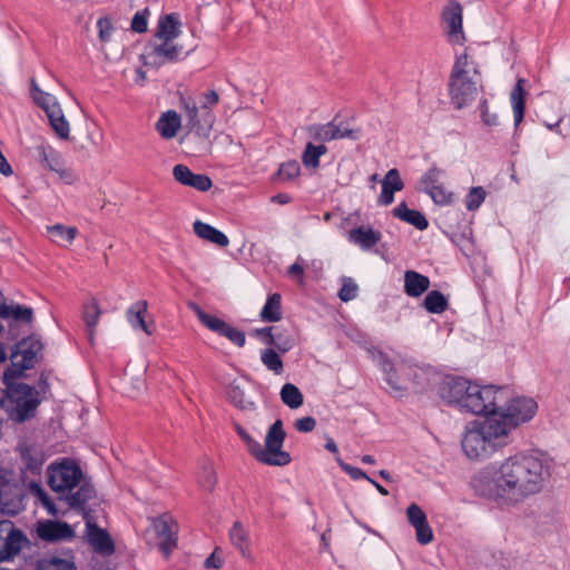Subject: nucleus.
Here are the masks:
<instances>
[{
	"mask_svg": "<svg viewBox=\"0 0 570 570\" xmlns=\"http://www.w3.org/2000/svg\"><path fill=\"white\" fill-rule=\"evenodd\" d=\"M551 475V461L540 452H520L482 469L474 490L500 508H514L539 494Z\"/></svg>",
	"mask_w": 570,
	"mask_h": 570,
	"instance_id": "f257e3e1",
	"label": "nucleus"
},
{
	"mask_svg": "<svg viewBox=\"0 0 570 570\" xmlns=\"http://www.w3.org/2000/svg\"><path fill=\"white\" fill-rule=\"evenodd\" d=\"M48 484L72 509L85 511L86 505L97 498L91 481L83 475L78 463L70 459L49 465Z\"/></svg>",
	"mask_w": 570,
	"mask_h": 570,
	"instance_id": "f03ea898",
	"label": "nucleus"
},
{
	"mask_svg": "<svg viewBox=\"0 0 570 570\" xmlns=\"http://www.w3.org/2000/svg\"><path fill=\"white\" fill-rule=\"evenodd\" d=\"M512 442L509 426L498 415L487 416L466 425L461 445L470 460H487L498 450Z\"/></svg>",
	"mask_w": 570,
	"mask_h": 570,
	"instance_id": "7ed1b4c3",
	"label": "nucleus"
},
{
	"mask_svg": "<svg viewBox=\"0 0 570 570\" xmlns=\"http://www.w3.org/2000/svg\"><path fill=\"white\" fill-rule=\"evenodd\" d=\"M235 431L247 446L248 452L259 462L273 465H287L292 458L288 452L283 451L286 433L282 420H276L268 429L265 438V448L253 439L248 432L238 423L234 424Z\"/></svg>",
	"mask_w": 570,
	"mask_h": 570,
	"instance_id": "20e7f679",
	"label": "nucleus"
},
{
	"mask_svg": "<svg viewBox=\"0 0 570 570\" xmlns=\"http://www.w3.org/2000/svg\"><path fill=\"white\" fill-rule=\"evenodd\" d=\"M449 96L456 109L471 105L478 97L482 83L481 76L468 55L459 56L449 77Z\"/></svg>",
	"mask_w": 570,
	"mask_h": 570,
	"instance_id": "39448f33",
	"label": "nucleus"
},
{
	"mask_svg": "<svg viewBox=\"0 0 570 570\" xmlns=\"http://www.w3.org/2000/svg\"><path fill=\"white\" fill-rule=\"evenodd\" d=\"M6 391L0 399V407L6 411L9 420L24 423L37 415L41 403L39 391L16 380L3 381Z\"/></svg>",
	"mask_w": 570,
	"mask_h": 570,
	"instance_id": "423d86ee",
	"label": "nucleus"
},
{
	"mask_svg": "<svg viewBox=\"0 0 570 570\" xmlns=\"http://www.w3.org/2000/svg\"><path fill=\"white\" fill-rule=\"evenodd\" d=\"M41 350L42 343L35 336L17 342L11 348V366L4 371L3 381L17 380L23 375L24 371L32 368Z\"/></svg>",
	"mask_w": 570,
	"mask_h": 570,
	"instance_id": "0eeeda50",
	"label": "nucleus"
},
{
	"mask_svg": "<svg viewBox=\"0 0 570 570\" xmlns=\"http://www.w3.org/2000/svg\"><path fill=\"white\" fill-rule=\"evenodd\" d=\"M503 389L493 385L479 386L472 384L461 410L469 413L481 415L490 414V416L498 415V410L501 407V402L504 401Z\"/></svg>",
	"mask_w": 570,
	"mask_h": 570,
	"instance_id": "6e6552de",
	"label": "nucleus"
},
{
	"mask_svg": "<svg viewBox=\"0 0 570 570\" xmlns=\"http://www.w3.org/2000/svg\"><path fill=\"white\" fill-rule=\"evenodd\" d=\"M24 488L12 473L0 469V512L16 515L23 510Z\"/></svg>",
	"mask_w": 570,
	"mask_h": 570,
	"instance_id": "1a4fd4ad",
	"label": "nucleus"
},
{
	"mask_svg": "<svg viewBox=\"0 0 570 570\" xmlns=\"http://www.w3.org/2000/svg\"><path fill=\"white\" fill-rule=\"evenodd\" d=\"M28 543L27 535L10 520L0 521V562L13 559Z\"/></svg>",
	"mask_w": 570,
	"mask_h": 570,
	"instance_id": "9d476101",
	"label": "nucleus"
},
{
	"mask_svg": "<svg viewBox=\"0 0 570 570\" xmlns=\"http://www.w3.org/2000/svg\"><path fill=\"white\" fill-rule=\"evenodd\" d=\"M537 409L538 405L533 399L515 397L510 402L505 411L498 415V419L509 426V435H511L513 429L534 416Z\"/></svg>",
	"mask_w": 570,
	"mask_h": 570,
	"instance_id": "9b49d317",
	"label": "nucleus"
},
{
	"mask_svg": "<svg viewBox=\"0 0 570 570\" xmlns=\"http://www.w3.org/2000/svg\"><path fill=\"white\" fill-rule=\"evenodd\" d=\"M194 311L199 322L208 330L228 338L238 347L245 345L246 338L244 332L230 326L225 321L204 312L199 306H194Z\"/></svg>",
	"mask_w": 570,
	"mask_h": 570,
	"instance_id": "f8f14e48",
	"label": "nucleus"
},
{
	"mask_svg": "<svg viewBox=\"0 0 570 570\" xmlns=\"http://www.w3.org/2000/svg\"><path fill=\"white\" fill-rule=\"evenodd\" d=\"M462 6L456 1H450L442 11V23L452 43H463L465 40L462 27Z\"/></svg>",
	"mask_w": 570,
	"mask_h": 570,
	"instance_id": "ddd939ff",
	"label": "nucleus"
},
{
	"mask_svg": "<svg viewBox=\"0 0 570 570\" xmlns=\"http://www.w3.org/2000/svg\"><path fill=\"white\" fill-rule=\"evenodd\" d=\"M82 512L83 519L86 521V538L88 543L97 553L102 556L112 554L115 552V544L109 533L106 530L99 528L94 522V519L90 517L89 512L86 510Z\"/></svg>",
	"mask_w": 570,
	"mask_h": 570,
	"instance_id": "4468645a",
	"label": "nucleus"
},
{
	"mask_svg": "<svg viewBox=\"0 0 570 570\" xmlns=\"http://www.w3.org/2000/svg\"><path fill=\"white\" fill-rule=\"evenodd\" d=\"M473 383L462 377H448L440 387L439 394L449 404H455L462 409L465 395H468Z\"/></svg>",
	"mask_w": 570,
	"mask_h": 570,
	"instance_id": "2eb2a0df",
	"label": "nucleus"
},
{
	"mask_svg": "<svg viewBox=\"0 0 570 570\" xmlns=\"http://www.w3.org/2000/svg\"><path fill=\"white\" fill-rule=\"evenodd\" d=\"M157 535L161 539L158 543L161 552L167 557L177 546V523L168 514L156 518L153 521Z\"/></svg>",
	"mask_w": 570,
	"mask_h": 570,
	"instance_id": "dca6fc26",
	"label": "nucleus"
},
{
	"mask_svg": "<svg viewBox=\"0 0 570 570\" xmlns=\"http://www.w3.org/2000/svg\"><path fill=\"white\" fill-rule=\"evenodd\" d=\"M184 109L187 127L198 136H208L214 124V115L202 110V107L198 108L194 101L186 102Z\"/></svg>",
	"mask_w": 570,
	"mask_h": 570,
	"instance_id": "f3484780",
	"label": "nucleus"
},
{
	"mask_svg": "<svg viewBox=\"0 0 570 570\" xmlns=\"http://www.w3.org/2000/svg\"><path fill=\"white\" fill-rule=\"evenodd\" d=\"M311 138L315 141L328 142L335 139L342 138H358V131L343 127L342 125H335L334 122H327L325 125H314L308 128Z\"/></svg>",
	"mask_w": 570,
	"mask_h": 570,
	"instance_id": "a211bd4d",
	"label": "nucleus"
},
{
	"mask_svg": "<svg viewBox=\"0 0 570 570\" xmlns=\"http://www.w3.org/2000/svg\"><path fill=\"white\" fill-rule=\"evenodd\" d=\"M406 517L409 523L415 529V537L420 544L425 546L433 541L434 535L426 514L416 503L407 507Z\"/></svg>",
	"mask_w": 570,
	"mask_h": 570,
	"instance_id": "6ab92c4d",
	"label": "nucleus"
},
{
	"mask_svg": "<svg viewBox=\"0 0 570 570\" xmlns=\"http://www.w3.org/2000/svg\"><path fill=\"white\" fill-rule=\"evenodd\" d=\"M174 178L181 185L193 187L199 191L208 190L213 183L205 174H194L186 165L178 164L173 168Z\"/></svg>",
	"mask_w": 570,
	"mask_h": 570,
	"instance_id": "aec40b11",
	"label": "nucleus"
},
{
	"mask_svg": "<svg viewBox=\"0 0 570 570\" xmlns=\"http://www.w3.org/2000/svg\"><path fill=\"white\" fill-rule=\"evenodd\" d=\"M39 538L45 541H59L73 538V529L65 522L47 521L40 523L37 529Z\"/></svg>",
	"mask_w": 570,
	"mask_h": 570,
	"instance_id": "412c9836",
	"label": "nucleus"
},
{
	"mask_svg": "<svg viewBox=\"0 0 570 570\" xmlns=\"http://www.w3.org/2000/svg\"><path fill=\"white\" fill-rule=\"evenodd\" d=\"M382 234L370 226L361 225L348 232V240L363 250H370L380 243Z\"/></svg>",
	"mask_w": 570,
	"mask_h": 570,
	"instance_id": "4be33fe9",
	"label": "nucleus"
},
{
	"mask_svg": "<svg viewBox=\"0 0 570 570\" xmlns=\"http://www.w3.org/2000/svg\"><path fill=\"white\" fill-rule=\"evenodd\" d=\"M148 303L147 301H138L129 306L126 312V317L132 328L142 330L147 335H151L154 333L155 326L154 323H147L145 321V314L147 313Z\"/></svg>",
	"mask_w": 570,
	"mask_h": 570,
	"instance_id": "5701e85b",
	"label": "nucleus"
},
{
	"mask_svg": "<svg viewBox=\"0 0 570 570\" xmlns=\"http://www.w3.org/2000/svg\"><path fill=\"white\" fill-rule=\"evenodd\" d=\"M181 126V118L175 110L163 112L155 127L164 139L174 138Z\"/></svg>",
	"mask_w": 570,
	"mask_h": 570,
	"instance_id": "b1692460",
	"label": "nucleus"
},
{
	"mask_svg": "<svg viewBox=\"0 0 570 570\" xmlns=\"http://www.w3.org/2000/svg\"><path fill=\"white\" fill-rule=\"evenodd\" d=\"M180 47L173 45L171 41L167 40L154 46L148 57L153 59L151 63L160 66L166 62L176 61L180 55Z\"/></svg>",
	"mask_w": 570,
	"mask_h": 570,
	"instance_id": "393cba45",
	"label": "nucleus"
},
{
	"mask_svg": "<svg viewBox=\"0 0 570 570\" xmlns=\"http://www.w3.org/2000/svg\"><path fill=\"white\" fill-rule=\"evenodd\" d=\"M36 158L48 170H58L63 161L61 154L48 144H40L35 148Z\"/></svg>",
	"mask_w": 570,
	"mask_h": 570,
	"instance_id": "a878e982",
	"label": "nucleus"
},
{
	"mask_svg": "<svg viewBox=\"0 0 570 570\" xmlns=\"http://www.w3.org/2000/svg\"><path fill=\"white\" fill-rule=\"evenodd\" d=\"M393 216L414 226L419 230H424L429 226L425 216L415 209H410L405 202H402L393 210Z\"/></svg>",
	"mask_w": 570,
	"mask_h": 570,
	"instance_id": "bb28decb",
	"label": "nucleus"
},
{
	"mask_svg": "<svg viewBox=\"0 0 570 570\" xmlns=\"http://www.w3.org/2000/svg\"><path fill=\"white\" fill-rule=\"evenodd\" d=\"M524 86H525V80L523 78H519L510 94V101H511L512 109H513L515 127H518L522 122L523 117H524L525 96H527Z\"/></svg>",
	"mask_w": 570,
	"mask_h": 570,
	"instance_id": "cd10ccee",
	"label": "nucleus"
},
{
	"mask_svg": "<svg viewBox=\"0 0 570 570\" xmlns=\"http://www.w3.org/2000/svg\"><path fill=\"white\" fill-rule=\"evenodd\" d=\"M265 343L273 345L282 353H286L295 346L296 338L292 328L275 326L273 336L266 340Z\"/></svg>",
	"mask_w": 570,
	"mask_h": 570,
	"instance_id": "c85d7f7f",
	"label": "nucleus"
},
{
	"mask_svg": "<svg viewBox=\"0 0 570 570\" xmlns=\"http://www.w3.org/2000/svg\"><path fill=\"white\" fill-rule=\"evenodd\" d=\"M430 287L429 277L414 272L406 271L404 274V291L411 297H417Z\"/></svg>",
	"mask_w": 570,
	"mask_h": 570,
	"instance_id": "c756f323",
	"label": "nucleus"
},
{
	"mask_svg": "<svg viewBox=\"0 0 570 570\" xmlns=\"http://www.w3.org/2000/svg\"><path fill=\"white\" fill-rule=\"evenodd\" d=\"M195 234L203 239H206L210 243H214L220 247H225L229 244L228 237L210 226L209 224L203 223L200 220H196L193 225Z\"/></svg>",
	"mask_w": 570,
	"mask_h": 570,
	"instance_id": "7c9ffc66",
	"label": "nucleus"
},
{
	"mask_svg": "<svg viewBox=\"0 0 570 570\" xmlns=\"http://www.w3.org/2000/svg\"><path fill=\"white\" fill-rule=\"evenodd\" d=\"M101 315V309L96 298L91 297L87 302L83 303L82 306V320L86 324L88 338L90 342L94 340L96 326L98 324L99 317Z\"/></svg>",
	"mask_w": 570,
	"mask_h": 570,
	"instance_id": "2f4dec72",
	"label": "nucleus"
},
{
	"mask_svg": "<svg viewBox=\"0 0 570 570\" xmlns=\"http://www.w3.org/2000/svg\"><path fill=\"white\" fill-rule=\"evenodd\" d=\"M179 24L175 14H166L159 19L155 37L161 41H173L179 35Z\"/></svg>",
	"mask_w": 570,
	"mask_h": 570,
	"instance_id": "473e14b6",
	"label": "nucleus"
},
{
	"mask_svg": "<svg viewBox=\"0 0 570 570\" xmlns=\"http://www.w3.org/2000/svg\"><path fill=\"white\" fill-rule=\"evenodd\" d=\"M7 313L0 315V318L12 321L19 324H31L33 321V309L20 304H8L4 308Z\"/></svg>",
	"mask_w": 570,
	"mask_h": 570,
	"instance_id": "72a5a7b5",
	"label": "nucleus"
},
{
	"mask_svg": "<svg viewBox=\"0 0 570 570\" xmlns=\"http://www.w3.org/2000/svg\"><path fill=\"white\" fill-rule=\"evenodd\" d=\"M46 115L56 135L61 139H67L69 137L70 126L62 112L60 105L51 109Z\"/></svg>",
	"mask_w": 570,
	"mask_h": 570,
	"instance_id": "f704fd0d",
	"label": "nucleus"
},
{
	"mask_svg": "<svg viewBox=\"0 0 570 570\" xmlns=\"http://www.w3.org/2000/svg\"><path fill=\"white\" fill-rule=\"evenodd\" d=\"M24 469L32 474H38L43 464L42 454L31 445H23L20 449Z\"/></svg>",
	"mask_w": 570,
	"mask_h": 570,
	"instance_id": "c9c22d12",
	"label": "nucleus"
},
{
	"mask_svg": "<svg viewBox=\"0 0 570 570\" xmlns=\"http://www.w3.org/2000/svg\"><path fill=\"white\" fill-rule=\"evenodd\" d=\"M259 315L264 322L269 323L278 322L282 318V297L278 293L267 297Z\"/></svg>",
	"mask_w": 570,
	"mask_h": 570,
	"instance_id": "e433bc0d",
	"label": "nucleus"
},
{
	"mask_svg": "<svg viewBox=\"0 0 570 570\" xmlns=\"http://www.w3.org/2000/svg\"><path fill=\"white\" fill-rule=\"evenodd\" d=\"M232 544L240 551L244 557L249 554L248 532L240 522H235L229 531Z\"/></svg>",
	"mask_w": 570,
	"mask_h": 570,
	"instance_id": "4c0bfd02",
	"label": "nucleus"
},
{
	"mask_svg": "<svg viewBox=\"0 0 570 570\" xmlns=\"http://www.w3.org/2000/svg\"><path fill=\"white\" fill-rule=\"evenodd\" d=\"M382 370L385 373V381L391 387V393L395 396H402L406 391V386L403 381L396 375L397 371L389 360H384L382 363Z\"/></svg>",
	"mask_w": 570,
	"mask_h": 570,
	"instance_id": "58836bf2",
	"label": "nucleus"
},
{
	"mask_svg": "<svg viewBox=\"0 0 570 570\" xmlns=\"http://www.w3.org/2000/svg\"><path fill=\"white\" fill-rule=\"evenodd\" d=\"M47 230L51 235L52 240L60 246L71 244L78 233L76 227H66L61 224L47 226Z\"/></svg>",
	"mask_w": 570,
	"mask_h": 570,
	"instance_id": "ea45409f",
	"label": "nucleus"
},
{
	"mask_svg": "<svg viewBox=\"0 0 570 570\" xmlns=\"http://www.w3.org/2000/svg\"><path fill=\"white\" fill-rule=\"evenodd\" d=\"M327 153V148L325 145H314L312 142H307L305 149L302 155V163L305 167L317 168L320 166L321 156Z\"/></svg>",
	"mask_w": 570,
	"mask_h": 570,
	"instance_id": "a19ab883",
	"label": "nucleus"
},
{
	"mask_svg": "<svg viewBox=\"0 0 570 570\" xmlns=\"http://www.w3.org/2000/svg\"><path fill=\"white\" fill-rule=\"evenodd\" d=\"M279 394L283 403L289 409H297L304 402L302 392L296 385L292 383L284 384Z\"/></svg>",
	"mask_w": 570,
	"mask_h": 570,
	"instance_id": "79ce46f5",
	"label": "nucleus"
},
{
	"mask_svg": "<svg viewBox=\"0 0 570 570\" xmlns=\"http://www.w3.org/2000/svg\"><path fill=\"white\" fill-rule=\"evenodd\" d=\"M424 307L428 312L440 314L448 307L445 296L439 291H431L424 298Z\"/></svg>",
	"mask_w": 570,
	"mask_h": 570,
	"instance_id": "37998d69",
	"label": "nucleus"
},
{
	"mask_svg": "<svg viewBox=\"0 0 570 570\" xmlns=\"http://www.w3.org/2000/svg\"><path fill=\"white\" fill-rule=\"evenodd\" d=\"M37 570H77L75 562L70 559L52 557L38 562Z\"/></svg>",
	"mask_w": 570,
	"mask_h": 570,
	"instance_id": "c03bdc74",
	"label": "nucleus"
},
{
	"mask_svg": "<svg viewBox=\"0 0 570 570\" xmlns=\"http://www.w3.org/2000/svg\"><path fill=\"white\" fill-rule=\"evenodd\" d=\"M301 174V166L296 160L283 163L276 173L277 180L285 183L292 181Z\"/></svg>",
	"mask_w": 570,
	"mask_h": 570,
	"instance_id": "a18cd8bd",
	"label": "nucleus"
},
{
	"mask_svg": "<svg viewBox=\"0 0 570 570\" xmlns=\"http://www.w3.org/2000/svg\"><path fill=\"white\" fill-rule=\"evenodd\" d=\"M32 97L35 102L41 107L46 114L59 105L53 96L40 90L35 82H32Z\"/></svg>",
	"mask_w": 570,
	"mask_h": 570,
	"instance_id": "49530a36",
	"label": "nucleus"
},
{
	"mask_svg": "<svg viewBox=\"0 0 570 570\" xmlns=\"http://www.w3.org/2000/svg\"><path fill=\"white\" fill-rule=\"evenodd\" d=\"M261 360L263 364L275 374H281L283 372V361L275 350L267 348L263 351Z\"/></svg>",
	"mask_w": 570,
	"mask_h": 570,
	"instance_id": "de8ad7c7",
	"label": "nucleus"
},
{
	"mask_svg": "<svg viewBox=\"0 0 570 570\" xmlns=\"http://www.w3.org/2000/svg\"><path fill=\"white\" fill-rule=\"evenodd\" d=\"M487 191L483 187H472L466 196L465 206L468 210L478 209L484 202Z\"/></svg>",
	"mask_w": 570,
	"mask_h": 570,
	"instance_id": "09e8293b",
	"label": "nucleus"
},
{
	"mask_svg": "<svg viewBox=\"0 0 570 570\" xmlns=\"http://www.w3.org/2000/svg\"><path fill=\"white\" fill-rule=\"evenodd\" d=\"M31 489L42 507L47 509L48 513L56 517L58 514V509L48 493L38 484H32Z\"/></svg>",
	"mask_w": 570,
	"mask_h": 570,
	"instance_id": "8fccbe9b",
	"label": "nucleus"
},
{
	"mask_svg": "<svg viewBox=\"0 0 570 570\" xmlns=\"http://www.w3.org/2000/svg\"><path fill=\"white\" fill-rule=\"evenodd\" d=\"M443 175V170L436 167H431L420 179L424 191L430 190L432 187L440 185V178Z\"/></svg>",
	"mask_w": 570,
	"mask_h": 570,
	"instance_id": "3c124183",
	"label": "nucleus"
},
{
	"mask_svg": "<svg viewBox=\"0 0 570 570\" xmlns=\"http://www.w3.org/2000/svg\"><path fill=\"white\" fill-rule=\"evenodd\" d=\"M435 204L448 205L452 202V193L448 191L442 184L432 187L426 191Z\"/></svg>",
	"mask_w": 570,
	"mask_h": 570,
	"instance_id": "603ef678",
	"label": "nucleus"
},
{
	"mask_svg": "<svg viewBox=\"0 0 570 570\" xmlns=\"http://www.w3.org/2000/svg\"><path fill=\"white\" fill-rule=\"evenodd\" d=\"M149 10L145 8L141 11H137L131 20V29L135 32L142 33L148 27Z\"/></svg>",
	"mask_w": 570,
	"mask_h": 570,
	"instance_id": "864d4df0",
	"label": "nucleus"
},
{
	"mask_svg": "<svg viewBox=\"0 0 570 570\" xmlns=\"http://www.w3.org/2000/svg\"><path fill=\"white\" fill-rule=\"evenodd\" d=\"M357 295V285L351 279L345 278L343 285L338 292V297L343 302H348L355 298Z\"/></svg>",
	"mask_w": 570,
	"mask_h": 570,
	"instance_id": "5fc2aeb1",
	"label": "nucleus"
},
{
	"mask_svg": "<svg viewBox=\"0 0 570 570\" xmlns=\"http://www.w3.org/2000/svg\"><path fill=\"white\" fill-rule=\"evenodd\" d=\"M481 119L484 125L495 127L499 125V117L495 112H490L488 101L484 99L480 104Z\"/></svg>",
	"mask_w": 570,
	"mask_h": 570,
	"instance_id": "6e6d98bb",
	"label": "nucleus"
},
{
	"mask_svg": "<svg viewBox=\"0 0 570 570\" xmlns=\"http://www.w3.org/2000/svg\"><path fill=\"white\" fill-rule=\"evenodd\" d=\"M337 463H338L340 468L351 476V479H353V480L364 479V480L368 481L370 476L363 470L352 466V465L345 463L344 461H342L341 459H337Z\"/></svg>",
	"mask_w": 570,
	"mask_h": 570,
	"instance_id": "4d7b16f0",
	"label": "nucleus"
},
{
	"mask_svg": "<svg viewBox=\"0 0 570 570\" xmlns=\"http://www.w3.org/2000/svg\"><path fill=\"white\" fill-rule=\"evenodd\" d=\"M53 171L59 176L60 180L67 185H72L79 179L75 170L65 167V160L60 164V168Z\"/></svg>",
	"mask_w": 570,
	"mask_h": 570,
	"instance_id": "13d9d810",
	"label": "nucleus"
},
{
	"mask_svg": "<svg viewBox=\"0 0 570 570\" xmlns=\"http://www.w3.org/2000/svg\"><path fill=\"white\" fill-rule=\"evenodd\" d=\"M382 183L385 185H392L394 189H403L404 187V184L400 177V173L395 168H392L386 173Z\"/></svg>",
	"mask_w": 570,
	"mask_h": 570,
	"instance_id": "bf43d9fd",
	"label": "nucleus"
},
{
	"mask_svg": "<svg viewBox=\"0 0 570 570\" xmlns=\"http://www.w3.org/2000/svg\"><path fill=\"white\" fill-rule=\"evenodd\" d=\"M294 425L298 432L307 433L315 429L316 421L313 416H305V417L297 419L295 421Z\"/></svg>",
	"mask_w": 570,
	"mask_h": 570,
	"instance_id": "052dcab7",
	"label": "nucleus"
},
{
	"mask_svg": "<svg viewBox=\"0 0 570 570\" xmlns=\"http://www.w3.org/2000/svg\"><path fill=\"white\" fill-rule=\"evenodd\" d=\"M216 482V475L212 466H205L200 476V483L205 489L212 490Z\"/></svg>",
	"mask_w": 570,
	"mask_h": 570,
	"instance_id": "680f3d73",
	"label": "nucleus"
},
{
	"mask_svg": "<svg viewBox=\"0 0 570 570\" xmlns=\"http://www.w3.org/2000/svg\"><path fill=\"white\" fill-rule=\"evenodd\" d=\"M219 96L215 90H210L204 94V101L202 104V110L210 111L209 108L217 105Z\"/></svg>",
	"mask_w": 570,
	"mask_h": 570,
	"instance_id": "e2e57ef3",
	"label": "nucleus"
},
{
	"mask_svg": "<svg viewBox=\"0 0 570 570\" xmlns=\"http://www.w3.org/2000/svg\"><path fill=\"white\" fill-rule=\"evenodd\" d=\"M97 27L99 29V38L102 41H107L110 38L111 26L107 19H99L97 22Z\"/></svg>",
	"mask_w": 570,
	"mask_h": 570,
	"instance_id": "0e129e2a",
	"label": "nucleus"
},
{
	"mask_svg": "<svg viewBox=\"0 0 570 570\" xmlns=\"http://www.w3.org/2000/svg\"><path fill=\"white\" fill-rule=\"evenodd\" d=\"M394 200V193L391 189H387V185L382 183V191L379 197V203L383 206H387L392 204Z\"/></svg>",
	"mask_w": 570,
	"mask_h": 570,
	"instance_id": "69168bd1",
	"label": "nucleus"
},
{
	"mask_svg": "<svg viewBox=\"0 0 570 570\" xmlns=\"http://www.w3.org/2000/svg\"><path fill=\"white\" fill-rule=\"evenodd\" d=\"M12 173L13 171H12L11 165L8 163L7 158L4 157L2 151L0 150V174H2L3 176L8 177V176H11Z\"/></svg>",
	"mask_w": 570,
	"mask_h": 570,
	"instance_id": "338daca9",
	"label": "nucleus"
},
{
	"mask_svg": "<svg viewBox=\"0 0 570 570\" xmlns=\"http://www.w3.org/2000/svg\"><path fill=\"white\" fill-rule=\"evenodd\" d=\"M205 567L209 569H219L222 567V560L216 556V551L213 552L206 560Z\"/></svg>",
	"mask_w": 570,
	"mask_h": 570,
	"instance_id": "774afa93",
	"label": "nucleus"
}]
</instances>
